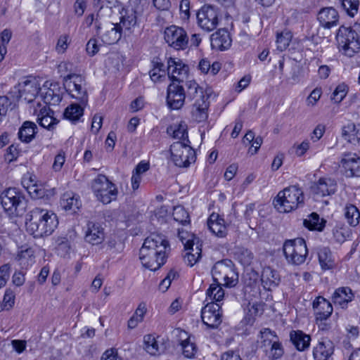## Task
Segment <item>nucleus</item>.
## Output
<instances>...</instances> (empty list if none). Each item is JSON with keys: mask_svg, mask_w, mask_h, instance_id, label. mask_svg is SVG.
Segmentation results:
<instances>
[{"mask_svg": "<svg viewBox=\"0 0 360 360\" xmlns=\"http://www.w3.org/2000/svg\"><path fill=\"white\" fill-rule=\"evenodd\" d=\"M169 245L166 237L153 233L147 237L139 252V258L143 266L150 271H156L166 262Z\"/></svg>", "mask_w": 360, "mask_h": 360, "instance_id": "nucleus-1", "label": "nucleus"}, {"mask_svg": "<svg viewBox=\"0 0 360 360\" xmlns=\"http://www.w3.org/2000/svg\"><path fill=\"white\" fill-rule=\"evenodd\" d=\"M58 224V217L54 212L35 207L30 212L27 230L34 238H40L51 235Z\"/></svg>", "mask_w": 360, "mask_h": 360, "instance_id": "nucleus-2", "label": "nucleus"}, {"mask_svg": "<svg viewBox=\"0 0 360 360\" xmlns=\"http://www.w3.org/2000/svg\"><path fill=\"white\" fill-rule=\"evenodd\" d=\"M304 199L302 189L296 186H292L279 191L274 200V204L280 212H290L302 205Z\"/></svg>", "mask_w": 360, "mask_h": 360, "instance_id": "nucleus-3", "label": "nucleus"}, {"mask_svg": "<svg viewBox=\"0 0 360 360\" xmlns=\"http://www.w3.org/2000/svg\"><path fill=\"white\" fill-rule=\"evenodd\" d=\"M91 189L96 199L105 205L116 200L119 193L115 184L103 174L98 175L92 181Z\"/></svg>", "mask_w": 360, "mask_h": 360, "instance_id": "nucleus-4", "label": "nucleus"}, {"mask_svg": "<svg viewBox=\"0 0 360 360\" xmlns=\"http://www.w3.org/2000/svg\"><path fill=\"white\" fill-rule=\"evenodd\" d=\"M212 274L214 282L227 288L235 287L238 282V273L229 259L217 262L212 267Z\"/></svg>", "mask_w": 360, "mask_h": 360, "instance_id": "nucleus-5", "label": "nucleus"}, {"mask_svg": "<svg viewBox=\"0 0 360 360\" xmlns=\"http://www.w3.org/2000/svg\"><path fill=\"white\" fill-rule=\"evenodd\" d=\"M1 202L4 210L11 217L21 215L25 210V198L15 188H9L2 192Z\"/></svg>", "mask_w": 360, "mask_h": 360, "instance_id": "nucleus-6", "label": "nucleus"}, {"mask_svg": "<svg viewBox=\"0 0 360 360\" xmlns=\"http://www.w3.org/2000/svg\"><path fill=\"white\" fill-rule=\"evenodd\" d=\"M283 248L284 255L289 263L300 265L305 262L308 250L303 238L286 240Z\"/></svg>", "mask_w": 360, "mask_h": 360, "instance_id": "nucleus-7", "label": "nucleus"}, {"mask_svg": "<svg viewBox=\"0 0 360 360\" xmlns=\"http://www.w3.org/2000/svg\"><path fill=\"white\" fill-rule=\"evenodd\" d=\"M64 86L71 97L78 100L83 106L88 103L86 81L80 75L70 74L64 77Z\"/></svg>", "mask_w": 360, "mask_h": 360, "instance_id": "nucleus-8", "label": "nucleus"}, {"mask_svg": "<svg viewBox=\"0 0 360 360\" xmlns=\"http://www.w3.org/2000/svg\"><path fill=\"white\" fill-rule=\"evenodd\" d=\"M171 158L179 167H187L195 161V150L185 142H174L170 146Z\"/></svg>", "mask_w": 360, "mask_h": 360, "instance_id": "nucleus-9", "label": "nucleus"}, {"mask_svg": "<svg viewBox=\"0 0 360 360\" xmlns=\"http://www.w3.org/2000/svg\"><path fill=\"white\" fill-rule=\"evenodd\" d=\"M15 88L18 91V97L23 98L27 103L34 101L39 94H40V82L34 77L22 78Z\"/></svg>", "mask_w": 360, "mask_h": 360, "instance_id": "nucleus-10", "label": "nucleus"}, {"mask_svg": "<svg viewBox=\"0 0 360 360\" xmlns=\"http://www.w3.org/2000/svg\"><path fill=\"white\" fill-rule=\"evenodd\" d=\"M164 38L168 45L176 50L186 49L188 43L186 32L176 25H171L165 30Z\"/></svg>", "mask_w": 360, "mask_h": 360, "instance_id": "nucleus-11", "label": "nucleus"}, {"mask_svg": "<svg viewBox=\"0 0 360 360\" xmlns=\"http://www.w3.org/2000/svg\"><path fill=\"white\" fill-rule=\"evenodd\" d=\"M196 15L198 26L206 32L214 30L219 24V12L214 6H202Z\"/></svg>", "mask_w": 360, "mask_h": 360, "instance_id": "nucleus-12", "label": "nucleus"}, {"mask_svg": "<svg viewBox=\"0 0 360 360\" xmlns=\"http://www.w3.org/2000/svg\"><path fill=\"white\" fill-rule=\"evenodd\" d=\"M120 14V21L116 24L124 37L129 36L137 26V11L130 5L123 8Z\"/></svg>", "mask_w": 360, "mask_h": 360, "instance_id": "nucleus-13", "label": "nucleus"}, {"mask_svg": "<svg viewBox=\"0 0 360 360\" xmlns=\"http://www.w3.org/2000/svg\"><path fill=\"white\" fill-rule=\"evenodd\" d=\"M222 312L217 303H207L201 311L203 323L211 328H217L221 323Z\"/></svg>", "mask_w": 360, "mask_h": 360, "instance_id": "nucleus-14", "label": "nucleus"}, {"mask_svg": "<svg viewBox=\"0 0 360 360\" xmlns=\"http://www.w3.org/2000/svg\"><path fill=\"white\" fill-rule=\"evenodd\" d=\"M188 67L180 59L169 58L167 60V75L172 81L184 82L188 76Z\"/></svg>", "mask_w": 360, "mask_h": 360, "instance_id": "nucleus-15", "label": "nucleus"}, {"mask_svg": "<svg viewBox=\"0 0 360 360\" xmlns=\"http://www.w3.org/2000/svg\"><path fill=\"white\" fill-rule=\"evenodd\" d=\"M39 96L46 104L58 105L62 99L58 84L49 81L45 82L43 86L41 87Z\"/></svg>", "mask_w": 360, "mask_h": 360, "instance_id": "nucleus-16", "label": "nucleus"}, {"mask_svg": "<svg viewBox=\"0 0 360 360\" xmlns=\"http://www.w3.org/2000/svg\"><path fill=\"white\" fill-rule=\"evenodd\" d=\"M184 88L176 84H171L167 87V102L169 107L173 110L180 109L186 99Z\"/></svg>", "mask_w": 360, "mask_h": 360, "instance_id": "nucleus-17", "label": "nucleus"}, {"mask_svg": "<svg viewBox=\"0 0 360 360\" xmlns=\"http://www.w3.org/2000/svg\"><path fill=\"white\" fill-rule=\"evenodd\" d=\"M340 164L347 176H360V158L355 153L343 154Z\"/></svg>", "mask_w": 360, "mask_h": 360, "instance_id": "nucleus-18", "label": "nucleus"}, {"mask_svg": "<svg viewBox=\"0 0 360 360\" xmlns=\"http://www.w3.org/2000/svg\"><path fill=\"white\" fill-rule=\"evenodd\" d=\"M313 309L316 321L326 320L333 313V306L331 303L323 297L319 296L313 302Z\"/></svg>", "mask_w": 360, "mask_h": 360, "instance_id": "nucleus-19", "label": "nucleus"}, {"mask_svg": "<svg viewBox=\"0 0 360 360\" xmlns=\"http://www.w3.org/2000/svg\"><path fill=\"white\" fill-rule=\"evenodd\" d=\"M337 188L336 181L330 178H321L311 186L312 193L320 197L335 193Z\"/></svg>", "mask_w": 360, "mask_h": 360, "instance_id": "nucleus-20", "label": "nucleus"}, {"mask_svg": "<svg viewBox=\"0 0 360 360\" xmlns=\"http://www.w3.org/2000/svg\"><path fill=\"white\" fill-rule=\"evenodd\" d=\"M144 349L152 356L159 355L164 352L165 345L163 338L154 335H146L143 338Z\"/></svg>", "mask_w": 360, "mask_h": 360, "instance_id": "nucleus-21", "label": "nucleus"}, {"mask_svg": "<svg viewBox=\"0 0 360 360\" xmlns=\"http://www.w3.org/2000/svg\"><path fill=\"white\" fill-rule=\"evenodd\" d=\"M85 240L91 245H99L105 238L103 229L98 224L89 222L84 236Z\"/></svg>", "mask_w": 360, "mask_h": 360, "instance_id": "nucleus-22", "label": "nucleus"}, {"mask_svg": "<svg viewBox=\"0 0 360 360\" xmlns=\"http://www.w3.org/2000/svg\"><path fill=\"white\" fill-rule=\"evenodd\" d=\"M98 35L103 44L111 45L116 44L123 34L116 23H110L107 25Z\"/></svg>", "mask_w": 360, "mask_h": 360, "instance_id": "nucleus-23", "label": "nucleus"}, {"mask_svg": "<svg viewBox=\"0 0 360 360\" xmlns=\"http://www.w3.org/2000/svg\"><path fill=\"white\" fill-rule=\"evenodd\" d=\"M334 352V344L327 339H322L313 349L315 360H328Z\"/></svg>", "mask_w": 360, "mask_h": 360, "instance_id": "nucleus-24", "label": "nucleus"}, {"mask_svg": "<svg viewBox=\"0 0 360 360\" xmlns=\"http://www.w3.org/2000/svg\"><path fill=\"white\" fill-rule=\"evenodd\" d=\"M354 297V294L349 287H340L337 288L333 294L332 301L335 305L342 309L347 307L349 302H351Z\"/></svg>", "mask_w": 360, "mask_h": 360, "instance_id": "nucleus-25", "label": "nucleus"}, {"mask_svg": "<svg viewBox=\"0 0 360 360\" xmlns=\"http://www.w3.org/2000/svg\"><path fill=\"white\" fill-rule=\"evenodd\" d=\"M281 281L280 275L270 266L263 268L261 274V282L264 289L271 290L278 285Z\"/></svg>", "mask_w": 360, "mask_h": 360, "instance_id": "nucleus-26", "label": "nucleus"}, {"mask_svg": "<svg viewBox=\"0 0 360 360\" xmlns=\"http://www.w3.org/2000/svg\"><path fill=\"white\" fill-rule=\"evenodd\" d=\"M339 15L338 11L332 8H324L321 9L318 14V20L324 28L330 29L337 25Z\"/></svg>", "mask_w": 360, "mask_h": 360, "instance_id": "nucleus-27", "label": "nucleus"}, {"mask_svg": "<svg viewBox=\"0 0 360 360\" xmlns=\"http://www.w3.org/2000/svg\"><path fill=\"white\" fill-rule=\"evenodd\" d=\"M212 48L221 51L228 49L231 45V39L229 32L224 29L217 30L211 36Z\"/></svg>", "mask_w": 360, "mask_h": 360, "instance_id": "nucleus-28", "label": "nucleus"}, {"mask_svg": "<svg viewBox=\"0 0 360 360\" xmlns=\"http://www.w3.org/2000/svg\"><path fill=\"white\" fill-rule=\"evenodd\" d=\"M209 229L217 236L223 238L227 233V228L224 219L218 214L212 213L207 221Z\"/></svg>", "mask_w": 360, "mask_h": 360, "instance_id": "nucleus-29", "label": "nucleus"}, {"mask_svg": "<svg viewBox=\"0 0 360 360\" xmlns=\"http://www.w3.org/2000/svg\"><path fill=\"white\" fill-rule=\"evenodd\" d=\"M207 98L205 99H197L195 101L191 111L192 117L198 122L205 121L208 117L207 109L209 103Z\"/></svg>", "mask_w": 360, "mask_h": 360, "instance_id": "nucleus-30", "label": "nucleus"}, {"mask_svg": "<svg viewBox=\"0 0 360 360\" xmlns=\"http://www.w3.org/2000/svg\"><path fill=\"white\" fill-rule=\"evenodd\" d=\"M81 205L79 197L72 192H66L61 197L60 205L65 210L75 212Z\"/></svg>", "mask_w": 360, "mask_h": 360, "instance_id": "nucleus-31", "label": "nucleus"}, {"mask_svg": "<svg viewBox=\"0 0 360 360\" xmlns=\"http://www.w3.org/2000/svg\"><path fill=\"white\" fill-rule=\"evenodd\" d=\"M167 132L174 139H186V141L189 142L188 140V126L185 121L179 120L174 122L167 127Z\"/></svg>", "mask_w": 360, "mask_h": 360, "instance_id": "nucleus-32", "label": "nucleus"}, {"mask_svg": "<svg viewBox=\"0 0 360 360\" xmlns=\"http://www.w3.org/2000/svg\"><path fill=\"white\" fill-rule=\"evenodd\" d=\"M53 111L46 108V106L43 107L38 115L37 121L39 124L49 130L53 129L58 122L57 119L53 117Z\"/></svg>", "mask_w": 360, "mask_h": 360, "instance_id": "nucleus-33", "label": "nucleus"}, {"mask_svg": "<svg viewBox=\"0 0 360 360\" xmlns=\"http://www.w3.org/2000/svg\"><path fill=\"white\" fill-rule=\"evenodd\" d=\"M186 89V97L189 100L205 99L207 98L204 94L203 89L193 79L186 80L185 83Z\"/></svg>", "mask_w": 360, "mask_h": 360, "instance_id": "nucleus-34", "label": "nucleus"}, {"mask_svg": "<svg viewBox=\"0 0 360 360\" xmlns=\"http://www.w3.org/2000/svg\"><path fill=\"white\" fill-rule=\"evenodd\" d=\"M222 285L214 282L210 284V287L206 291L205 302L207 303H214L221 302L225 295L224 290Z\"/></svg>", "mask_w": 360, "mask_h": 360, "instance_id": "nucleus-35", "label": "nucleus"}, {"mask_svg": "<svg viewBox=\"0 0 360 360\" xmlns=\"http://www.w3.org/2000/svg\"><path fill=\"white\" fill-rule=\"evenodd\" d=\"M290 340L299 351H304L309 347L311 338L301 330L292 331Z\"/></svg>", "mask_w": 360, "mask_h": 360, "instance_id": "nucleus-36", "label": "nucleus"}, {"mask_svg": "<svg viewBox=\"0 0 360 360\" xmlns=\"http://www.w3.org/2000/svg\"><path fill=\"white\" fill-rule=\"evenodd\" d=\"M37 128L35 123L30 121H25L19 129V139L22 142L30 143L34 138L35 134L37 133Z\"/></svg>", "mask_w": 360, "mask_h": 360, "instance_id": "nucleus-37", "label": "nucleus"}, {"mask_svg": "<svg viewBox=\"0 0 360 360\" xmlns=\"http://www.w3.org/2000/svg\"><path fill=\"white\" fill-rule=\"evenodd\" d=\"M342 136L351 143H360V125H356L354 123L348 124L343 127Z\"/></svg>", "mask_w": 360, "mask_h": 360, "instance_id": "nucleus-38", "label": "nucleus"}, {"mask_svg": "<svg viewBox=\"0 0 360 360\" xmlns=\"http://www.w3.org/2000/svg\"><path fill=\"white\" fill-rule=\"evenodd\" d=\"M344 216L347 222L353 227L356 226L360 221V212L352 204H347L344 208Z\"/></svg>", "mask_w": 360, "mask_h": 360, "instance_id": "nucleus-39", "label": "nucleus"}, {"mask_svg": "<svg viewBox=\"0 0 360 360\" xmlns=\"http://www.w3.org/2000/svg\"><path fill=\"white\" fill-rule=\"evenodd\" d=\"M201 245L198 242L194 246H191L189 249H185L187 252L184 257L186 264L190 266H193L201 257Z\"/></svg>", "mask_w": 360, "mask_h": 360, "instance_id": "nucleus-40", "label": "nucleus"}, {"mask_svg": "<svg viewBox=\"0 0 360 360\" xmlns=\"http://www.w3.org/2000/svg\"><path fill=\"white\" fill-rule=\"evenodd\" d=\"M305 227L309 230L321 231L325 226V221L321 219L316 213H311L308 218L303 221Z\"/></svg>", "mask_w": 360, "mask_h": 360, "instance_id": "nucleus-41", "label": "nucleus"}, {"mask_svg": "<svg viewBox=\"0 0 360 360\" xmlns=\"http://www.w3.org/2000/svg\"><path fill=\"white\" fill-rule=\"evenodd\" d=\"M319 261L323 270L331 269L335 266V261L330 250L328 248H323L319 251Z\"/></svg>", "mask_w": 360, "mask_h": 360, "instance_id": "nucleus-42", "label": "nucleus"}, {"mask_svg": "<svg viewBox=\"0 0 360 360\" xmlns=\"http://www.w3.org/2000/svg\"><path fill=\"white\" fill-rule=\"evenodd\" d=\"M147 309L146 304L141 303L136 308L133 316L128 321L127 326L129 329L135 328L139 323H141L146 314Z\"/></svg>", "mask_w": 360, "mask_h": 360, "instance_id": "nucleus-43", "label": "nucleus"}, {"mask_svg": "<svg viewBox=\"0 0 360 360\" xmlns=\"http://www.w3.org/2000/svg\"><path fill=\"white\" fill-rule=\"evenodd\" d=\"M292 38V34L290 31L285 30L276 34V46L277 49L280 51L285 50Z\"/></svg>", "mask_w": 360, "mask_h": 360, "instance_id": "nucleus-44", "label": "nucleus"}, {"mask_svg": "<svg viewBox=\"0 0 360 360\" xmlns=\"http://www.w3.org/2000/svg\"><path fill=\"white\" fill-rule=\"evenodd\" d=\"M259 338L261 340V347L264 349L272 345L274 342L278 340L275 332L269 328L262 329L259 333Z\"/></svg>", "mask_w": 360, "mask_h": 360, "instance_id": "nucleus-45", "label": "nucleus"}, {"mask_svg": "<svg viewBox=\"0 0 360 360\" xmlns=\"http://www.w3.org/2000/svg\"><path fill=\"white\" fill-rule=\"evenodd\" d=\"M164 64L159 62H153V68L150 71V77L154 82H160L166 79V73Z\"/></svg>", "mask_w": 360, "mask_h": 360, "instance_id": "nucleus-46", "label": "nucleus"}, {"mask_svg": "<svg viewBox=\"0 0 360 360\" xmlns=\"http://www.w3.org/2000/svg\"><path fill=\"white\" fill-rule=\"evenodd\" d=\"M82 105L80 103V105L72 104L68 106L64 112L65 117L73 122L78 120L83 115L84 112Z\"/></svg>", "mask_w": 360, "mask_h": 360, "instance_id": "nucleus-47", "label": "nucleus"}, {"mask_svg": "<svg viewBox=\"0 0 360 360\" xmlns=\"http://www.w3.org/2000/svg\"><path fill=\"white\" fill-rule=\"evenodd\" d=\"M172 215L174 219L182 225L188 224L190 223L189 214L181 205L174 207Z\"/></svg>", "mask_w": 360, "mask_h": 360, "instance_id": "nucleus-48", "label": "nucleus"}, {"mask_svg": "<svg viewBox=\"0 0 360 360\" xmlns=\"http://www.w3.org/2000/svg\"><path fill=\"white\" fill-rule=\"evenodd\" d=\"M34 250L30 248L22 249L18 254L17 258L21 265L29 266L34 262Z\"/></svg>", "mask_w": 360, "mask_h": 360, "instance_id": "nucleus-49", "label": "nucleus"}, {"mask_svg": "<svg viewBox=\"0 0 360 360\" xmlns=\"http://www.w3.org/2000/svg\"><path fill=\"white\" fill-rule=\"evenodd\" d=\"M351 235V230L343 224L337 225L333 229V237L335 240L342 243Z\"/></svg>", "mask_w": 360, "mask_h": 360, "instance_id": "nucleus-50", "label": "nucleus"}, {"mask_svg": "<svg viewBox=\"0 0 360 360\" xmlns=\"http://www.w3.org/2000/svg\"><path fill=\"white\" fill-rule=\"evenodd\" d=\"M179 238L184 245L185 249H189L191 246H194L196 243H199L198 238L193 234L184 231V230H179Z\"/></svg>", "mask_w": 360, "mask_h": 360, "instance_id": "nucleus-51", "label": "nucleus"}, {"mask_svg": "<svg viewBox=\"0 0 360 360\" xmlns=\"http://www.w3.org/2000/svg\"><path fill=\"white\" fill-rule=\"evenodd\" d=\"M342 8L351 17L357 13L359 8L358 0H340Z\"/></svg>", "mask_w": 360, "mask_h": 360, "instance_id": "nucleus-52", "label": "nucleus"}, {"mask_svg": "<svg viewBox=\"0 0 360 360\" xmlns=\"http://www.w3.org/2000/svg\"><path fill=\"white\" fill-rule=\"evenodd\" d=\"M348 88L344 83L339 84L335 89L331 96V100L335 103H340L347 94Z\"/></svg>", "mask_w": 360, "mask_h": 360, "instance_id": "nucleus-53", "label": "nucleus"}, {"mask_svg": "<svg viewBox=\"0 0 360 360\" xmlns=\"http://www.w3.org/2000/svg\"><path fill=\"white\" fill-rule=\"evenodd\" d=\"M181 349L183 354L186 358H193L198 352V347L194 342L190 340L186 343H182Z\"/></svg>", "mask_w": 360, "mask_h": 360, "instance_id": "nucleus-54", "label": "nucleus"}, {"mask_svg": "<svg viewBox=\"0 0 360 360\" xmlns=\"http://www.w3.org/2000/svg\"><path fill=\"white\" fill-rule=\"evenodd\" d=\"M283 346L278 340L277 341L274 342L272 345H271L269 352V357L273 360L278 359L283 356Z\"/></svg>", "mask_w": 360, "mask_h": 360, "instance_id": "nucleus-55", "label": "nucleus"}, {"mask_svg": "<svg viewBox=\"0 0 360 360\" xmlns=\"http://www.w3.org/2000/svg\"><path fill=\"white\" fill-rule=\"evenodd\" d=\"M322 93V89L321 87H316L307 98V105L309 107L315 106L320 99Z\"/></svg>", "mask_w": 360, "mask_h": 360, "instance_id": "nucleus-56", "label": "nucleus"}, {"mask_svg": "<svg viewBox=\"0 0 360 360\" xmlns=\"http://www.w3.org/2000/svg\"><path fill=\"white\" fill-rule=\"evenodd\" d=\"M70 43V39L69 35L63 34L60 36L56 46V51L58 53H64L68 48Z\"/></svg>", "mask_w": 360, "mask_h": 360, "instance_id": "nucleus-57", "label": "nucleus"}, {"mask_svg": "<svg viewBox=\"0 0 360 360\" xmlns=\"http://www.w3.org/2000/svg\"><path fill=\"white\" fill-rule=\"evenodd\" d=\"M65 153L63 150L58 152L55 156L53 163L52 165V169L54 172H60L65 162Z\"/></svg>", "mask_w": 360, "mask_h": 360, "instance_id": "nucleus-58", "label": "nucleus"}, {"mask_svg": "<svg viewBox=\"0 0 360 360\" xmlns=\"http://www.w3.org/2000/svg\"><path fill=\"white\" fill-rule=\"evenodd\" d=\"M15 303V294L11 290H7L4 294L3 300V306L1 310L9 309L13 307Z\"/></svg>", "mask_w": 360, "mask_h": 360, "instance_id": "nucleus-59", "label": "nucleus"}, {"mask_svg": "<svg viewBox=\"0 0 360 360\" xmlns=\"http://www.w3.org/2000/svg\"><path fill=\"white\" fill-rule=\"evenodd\" d=\"M252 253L247 249L241 250L240 253L238 254V259L240 260V263L244 266L250 265V263L252 262Z\"/></svg>", "mask_w": 360, "mask_h": 360, "instance_id": "nucleus-60", "label": "nucleus"}, {"mask_svg": "<svg viewBox=\"0 0 360 360\" xmlns=\"http://www.w3.org/2000/svg\"><path fill=\"white\" fill-rule=\"evenodd\" d=\"M181 18L187 20L190 18V1L189 0H181L179 6Z\"/></svg>", "mask_w": 360, "mask_h": 360, "instance_id": "nucleus-61", "label": "nucleus"}, {"mask_svg": "<svg viewBox=\"0 0 360 360\" xmlns=\"http://www.w3.org/2000/svg\"><path fill=\"white\" fill-rule=\"evenodd\" d=\"M18 154L19 151L17 147L14 145H11L6 150L5 160L8 162H11L17 159Z\"/></svg>", "mask_w": 360, "mask_h": 360, "instance_id": "nucleus-62", "label": "nucleus"}, {"mask_svg": "<svg viewBox=\"0 0 360 360\" xmlns=\"http://www.w3.org/2000/svg\"><path fill=\"white\" fill-rule=\"evenodd\" d=\"M101 360H122V358L115 349H109L103 354Z\"/></svg>", "mask_w": 360, "mask_h": 360, "instance_id": "nucleus-63", "label": "nucleus"}, {"mask_svg": "<svg viewBox=\"0 0 360 360\" xmlns=\"http://www.w3.org/2000/svg\"><path fill=\"white\" fill-rule=\"evenodd\" d=\"M86 50L87 53L91 56H93L97 53L99 51L97 40L96 39H89L87 42Z\"/></svg>", "mask_w": 360, "mask_h": 360, "instance_id": "nucleus-64", "label": "nucleus"}]
</instances>
